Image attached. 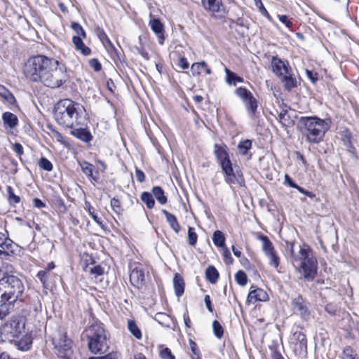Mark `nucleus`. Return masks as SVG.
Wrapping results in <instances>:
<instances>
[{"label":"nucleus","mask_w":359,"mask_h":359,"mask_svg":"<svg viewBox=\"0 0 359 359\" xmlns=\"http://www.w3.org/2000/svg\"><path fill=\"white\" fill-rule=\"evenodd\" d=\"M136 179L140 182H143L145 180L144 173L140 169L136 168L135 170Z\"/></svg>","instance_id":"nucleus-64"},{"label":"nucleus","mask_w":359,"mask_h":359,"mask_svg":"<svg viewBox=\"0 0 359 359\" xmlns=\"http://www.w3.org/2000/svg\"><path fill=\"white\" fill-rule=\"evenodd\" d=\"M83 39H81L79 37H72V42L77 51H79L83 55H89L91 50L84 44L83 41Z\"/></svg>","instance_id":"nucleus-24"},{"label":"nucleus","mask_w":359,"mask_h":359,"mask_svg":"<svg viewBox=\"0 0 359 359\" xmlns=\"http://www.w3.org/2000/svg\"><path fill=\"white\" fill-rule=\"evenodd\" d=\"M7 248L8 249H6V247L3 245H0V257H1L2 255L7 256L10 253L14 252V243H11V245H9Z\"/></svg>","instance_id":"nucleus-50"},{"label":"nucleus","mask_w":359,"mask_h":359,"mask_svg":"<svg viewBox=\"0 0 359 359\" xmlns=\"http://www.w3.org/2000/svg\"><path fill=\"white\" fill-rule=\"evenodd\" d=\"M86 332L89 350L94 354L105 353L109 344L104 329L99 324H94Z\"/></svg>","instance_id":"nucleus-6"},{"label":"nucleus","mask_w":359,"mask_h":359,"mask_svg":"<svg viewBox=\"0 0 359 359\" xmlns=\"http://www.w3.org/2000/svg\"><path fill=\"white\" fill-rule=\"evenodd\" d=\"M173 287L175 295L180 297L184 292L185 283L182 276L179 273H176L173 278Z\"/></svg>","instance_id":"nucleus-18"},{"label":"nucleus","mask_w":359,"mask_h":359,"mask_svg":"<svg viewBox=\"0 0 359 359\" xmlns=\"http://www.w3.org/2000/svg\"><path fill=\"white\" fill-rule=\"evenodd\" d=\"M154 320L165 327H170L172 323V318L165 313H157L154 316Z\"/></svg>","instance_id":"nucleus-27"},{"label":"nucleus","mask_w":359,"mask_h":359,"mask_svg":"<svg viewBox=\"0 0 359 359\" xmlns=\"http://www.w3.org/2000/svg\"><path fill=\"white\" fill-rule=\"evenodd\" d=\"M152 193L160 204L163 205L167 203V197L165 196L164 191L161 187H154L152 189Z\"/></svg>","instance_id":"nucleus-32"},{"label":"nucleus","mask_w":359,"mask_h":359,"mask_svg":"<svg viewBox=\"0 0 359 359\" xmlns=\"http://www.w3.org/2000/svg\"><path fill=\"white\" fill-rule=\"evenodd\" d=\"M90 273L92 274H95L97 276H101L104 273V270L102 266L100 265L95 266L90 269Z\"/></svg>","instance_id":"nucleus-63"},{"label":"nucleus","mask_w":359,"mask_h":359,"mask_svg":"<svg viewBox=\"0 0 359 359\" xmlns=\"http://www.w3.org/2000/svg\"><path fill=\"white\" fill-rule=\"evenodd\" d=\"M235 280L236 283L241 285L244 286L247 284L248 278L245 273L243 271H238L235 275Z\"/></svg>","instance_id":"nucleus-46"},{"label":"nucleus","mask_w":359,"mask_h":359,"mask_svg":"<svg viewBox=\"0 0 359 359\" xmlns=\"http://www.w3.org/2000/svg\"><path fill=\"white\" fill-rule=\"evenodd\" d=\"M278 20L288 28H291L293 26V23L288 20V18L285 15H278Z\"/></svg>","instance_id":"nucleus-58"},{"label":"nucleus","mask_w":359,"mask_h":359,"mask_svg":"<svg viewBox=\"0 0 359 359\" xmlns=\"http://www.w3.org/2000/svg\"><path fill=\"white\" fill-rule=\"evenodd\" d=\"M243 103L245 106L246 110L248 111V115L250 117H253L257 109V100L252 95L247 100L243 101Z\"/></svg>","instance_id":"nucleus-25"},{"label":"nucleus","mask_w":359,"mask_h":359,"mask_svg":"<svg viewBox=\"0 0 359 359\" xmlns=\"http://www.w3.org/2000/svg\"><path fill=\"white\" fill-rule=\"evenodd\" d=\"M32 344V339L31 335L25 334L22 336L18 341H15V345L18 349L26 351L31 348Z\"/></svg>","instance_id":"nucleus-20"},{"label":"nucleus","mask_w":359,"mask_h":359,"mask_svg":"<svg viewBox=\"0 0 359 359\" xmlns=\"http://www.w3.org/2000/svg\"><path fill=\"white\" fill-rule=\"evenodd\" d=\"M6 191L8 194V201L10 205H15L20 203V197L14 194L13 189L11 186L6 187Z\"/></svg>","instance_id":"nucleus-35"},{"label":"nucleus","mask_w":359,"mask_h":359,"mask_svg":"<svg viewBox=\"0 0 359 359\" xmlns=\"http://www.w3.org/2000/svg\"><path fill=\"white\" fill-rule=\"evenodd\" d=\"M144 273L142 269L135 267L130 274V281L131 284L137 287H141L144 283Z\"/></svg>","instance_id":"nucleus-13"},{"label":"nucleus","mask_w":359,"mask_h":359,"mask_svg":"<svg viewBox=\"0 0 359 359\" xmlns=\"http://www.w3.org/2000/svg\"><path fill=\"white\" fill-rule=\"evenodd\" d=\"M285 184L290 187L295 188L297 189L299 187V186L294 183L292 178L287 174L285 175Z\"/></svg>","instance_id":"nucleus-60"},{"label":"nucleus","mask_w":359,"mask_h":359,"mask_svg":"<svg viewBox=\"0 0 359 359\" xmlns=\"http://www.w3.org/2000/svg\"><path fill=\"white\" fill-rule=\"evenodd\" d=\"M252 148V141L250 140H243L239 142L238 149L241 154L246 155Z\"/></svg>","instance_id":"nucleus-34"},{"label":"nucleus","mask_w":359,"mask_h":359,"mask_svg":"<svg viewBox=\"0 0 359 359\" xmlns=\"http://www.w3.org/2000/svg\"><path fill=\"white\" fill-rule=\"evenodd\" d=\"M71 134L84 142H90L93 140V135L89 130L84 126L71 127Z\"/></svg>","instance_id":"nucleus-12"},{"label":"nucleus","mask_w":359,"mask_h":359,"mask_svg":"<svg viewBox=\"0 0 359 359\" xmlns=\"http://www.w3.org/2000/svg\"><path fill=\"white\" fill-rule=\"evenodd\" d=\"M82 172L91 180L99 182L100 175L98 171H94V165L87 161L80 163Z\"/></svg>","instance_id":"nucleus-17"},{"label":"nucleus","mask_w":359,"mask_h":359,"mask_svg":"<svg viewBox=\"0 0 359 359\" xmlns=\"http://www.w3.org/2000/svg\"><path fill=\"white\" fill-rule=\"evenodd\" d=\"M111 207L112 210L117 214H120L122 212L121 202L118 198H113L111 200Z\"/></svg>","instance_id":"nucleus-49"},{"label":"nucleus","mask_w":359,"mask_h":359,"mask_svg":"<svg viewBox=\"0 0 359 359\" xmlns=\"http://www.w3.org/2000/svg\"><path fill=\"white\" fill-rule=\"evenodd\" d=\"M236 95L239 97L243 102L247 100L252 96V93L244 87H239L235 90Z\"/></svg>","instance_id":"nucleus-39"},{"label":"nucleus","mask_w":359,"mask_h":359,"mask_svg":"<svg viewBox=\"0 0 359 359\" xmlns=\"http://www.w3.org/2000/svg\"><path fill=\"white\" fill-rule=\"evenodd\" d=\"M72 29L76 32V35L73 37H79L81 39H86V34L82 26L78 22H72L71 25Z\"/></svg>","instance_id":"nucleus-41"},{"label":"nucleus","mask_w":359,"mask_h":359,"mask_svg":"<svg viewBox=\"0 0 359 359\" xmlns=\"http://www.w3.org/2000/svg\"><path fill=\"white\" fill-rule=\"evenodd\" d=\"M128 327L130 333L137 339L142 337V332L134 320H128Z\"/></svg>","instance_id":"nucleus-38"},{"label":"nucleus","mask_w":359,"mask_h":359,"mask_svg":"<svg viewBox=\"0 0 359 359\" xmlns=\"http://www.w3.org/2000/svg\"><path fill=\"white\" fill-rule=\"evenodd\" d=\"M293 337L297 341L295 344V350H299L300 354H306L307 352V339L306 335L302 332H295Z\"/></svg>","instance_id":"nucleus-16"},{"label":"nucleus","mask_w":359,"mask_h":359,"mask_svg":"<svg viewBox=\"0 0 359 359\" xmlns=\"http://www.w3.org/2000/svg\"><path fill=\"white\" fill-rule=\"evenodd\" d=\"M162 212L165 215L166 221L170 224V228L176 233H178L180 231L181 226L177 219V217L166 210H162Z\"/></svg>","instance_id":"nucleus-21"},{"label":"nucleus","mask_w":359,"mask_h":359,"mask_svg":"<svg viewBox=\"0 0 359 359\" xmlns=\"http://www.w3.org/2000/svg\"><path fill=\"white\" fill-rule=\"evenodd\" d=\"M212 242L218 248H224L225 247V237L224 233L219 231L217 230L213 233L212 236Z\"/></svg>","instance_id":"nucleus-30"},{"label":"nucleus","mask_w":359,"mask_h":359,"mask_svg":"<svg viewBox=\"0 0 359 359\" xmlns=\"http://www.w3.org/2000/svg\"><path fill=\"white\" fill-rule=\"evenodd\" d=\"M162 359H175L171 351L168 348H163L160 353Z\"/></svg>","instance_id":"nucleus-57"},{"label":"nucleus","mask_w":359,"mask_h":359,"mask_svg":"<svg viewBox=\"0 0 359 359\" xmlns=\"http://www.w3.org/2000/svg\"><path fill=\"white\" fill-rule=\"evenodd\" d=\"M85 209L88 212L89 215L91 216L94 222L98 225H102V222L100 217L95 212L94 208L90 205V203L88 201L85 202Z\"/></svg>","instance_id":"nucleus-42"},{"label":"nucleus","mask_w":359,"mask_h":359,"mask_svg":"<svg viewBox=\"0 0 359 359\" xmlns=\"http://www.w3.org/2000/svg\"><path fill=\"white\" fill-rule=\"evenodd\" d=\"M294 243H291L289 248L293 266L297 272L303 274L305 280L313 281L318 271L316 257L308 245H299L297 252H294Z\"/></svg>","instance_id":"nucleus-4"},{"label":"nucleus","mask_w":359,"mask_h":359,"mask_svg":"<svg viewBox=\"0 0 359 359\" xmlns=\"http://www.w3.org/2000/svg\"><path fill=\"white\" fill-rule=\"evenodd\" d=\"M198 236L194 227L188 229V243L191 246H195L197 243Z\"/></svg>","instance_id":"nucleus-45"},{"label":"nucleus","mask_w":359,"mask_h":359,"mask_svg":"<svg viewBox=\"0 0 359 359\" xmlns=\"http://www.w3.org/2000/svg\"><path fill=\"white\" fill-rule=\"evenodd\" d=\"M268 299L269 296L263 289L256 288L250 291L247 300L250 303H255L257 302H266Z\"/></svg>","instance_id":"nucleus-15"},{"label":"nucleus","mask_w":359,"mask_h":359,"mask_svg":"<svg viewBox=\"0 0 359 359\" xmlns=\"http://www.w3.org/2000/svg\"><path fill=\"white\" fill-rule=\"evenodd\" d=\"M47 273V270H41L36 274V277L39 279L44 287L46 286L48 281Z\"/></svg>","instance_id":"nucleus-53"},{"label":"nucleus","mask_w":359,"mask_h":359,"mask_svg":"<svg viewBox=\"0 0 359 359\" xmlns=\"http://www.w3.org/2000/svg\"><path fill=\"white\" fill-rule=\"evenodd\" d=\"M265 255L269 260V263L270 266L277 269L280 264V258L277 255L276 252L273 251V252L268 253Z\"/></svg>","instance_id":"nucleus-43"},{"label":"nucleus","mask_w":359,"mask_h":359,"mask_svg":"<svg viewBox=\"0 0 359 359\" xmlns=\"http://www.w3.org/2000/svg\"><path fill=\"white\" fill-rule=\"evenodd\" d=\"M283 83L284 88L286 90L290 91L292 88L297 87V81L296 78L290 72L280 78Z\"/></svg>","instance_id":"nucleus-22"},{"label":"nucleus","mask_w":359,"mask_h":359,"mask_svg":"<svg viewBox=\"0 0 359 359\" xmlns=\"http://www.w3.org/2000/svg\"><path fill=\"white\" fill-rule=\"evenodd\" d=\"M330 119H322L316 116H302L299 125L308 142L319 143L330 128Z\"/></svg>","instance_id":"nucleus-5"},{"label":"nucleus","mask_w":359,"mask_h":359,"mask_svg":"<svg viewBox=\"0 0 359 359\" xmlns=\"http://www.w3.org/2000/svg\"><path fill=\"white\" fill-rule=\"evenodd\" d=\"M254 1H255V4L256 6L259 9V11L262 13V14L263 15L267 17L268 18H269L270 15L269 14L266 9L264 8L262 1L261 0H254Z\"/></svg>","instance_id":"nucleus-54"},{"label":"nucleus","mask_w":359,"mask_h":359,"mask_svg":"<svg viewBox=\"0 0 359 359\" xmlns=\"http://www.w3.org/2000/svg\"><path fill=\"white\" fill-rule=\"evenodd\" d=\"M292 306L295 314L299 316L301 318L307 320L310 316V311L308 309L305 300L301 295H298L292 301Z\"/></svg>","instance_id":"nucleus-9"},{"label":"nucleus","mask_w":359,"mask_h":359,"mask_svg":"<svg viewBox=\"0 0 359 359\" xmlns=\"http://www.w3.org/2000/svg\"><path fill=\"white\" fill-rule=\"evenodd\" d=\"M4 332L10 334L12 337H18L20 333L19 330V323L13 322L9 324H6L4 327Z\"/></svg>","instance_id":"nucleus-28"},{"label":"nucleus","mask_w":359,"mask_h":359,"mask_svg":"<svg viewBox=\"0 0 359 359\" xmlns=\"http://www.w3.org/2000/svg\"><path fill=\"white\" fill-rule=\"evenodd\" d=\"M2 121L6 128H13L18 123V116L9 111L4 112L2 114Z\"/></svg>","instance_id":"nucleus-19"},{"label":"nucleus","mask_w":359,"mask_h":359,"mask_svg":"<svg viewBox=\"0 0 359 359\" xmlns=\"http://www.w3.org/2000/svg\"><path fill=\"white\" fill-rule=\"evenodd\" d=\"M206 279L211 283H215L219 278V273L213 266H209L205 271Z\"/></svg>","instance_id":"nucleus-29"},{"label":"nucleus","mask_w":359,"mask_h":359,"mask_svg":"<svg viewBox=\"0 0 359 359\" xmlns=\"http://www.w3.org/2000/svg\"><path fill=\"white\" fill-rule=\"evenodd\" d=\"M212 329L214 334L216 337L220 339L223 336L224 329L220 323L217 320H214L212 323Z\"/></svg>","instance_id":"nucleus-47"},{"label":"nucleus","mask_w":359,"mask_h":359,"mask_svg":"<svg viewBox=\"0 0 359 359\" xmlns=\"http://www.w3.org/2000/svg\"><path fill=\"white\" fill-rule=\"evenodd\" d=\"M271 68L273 72L279 78L291 72L288 62L281 60L278 56L272 57Z\"/></svg>","instance_id":"nucleus-10"},{"label":"nucleus","mask_w":359,"mask_h":359,"mask_svg":"<svg viewBox=\"0 0 359 359\" xmlns=\"http://www.w3.org/2000/svg\"><path fill=\"white\" fill-rule=\"evenodd\" d=\"M141 200L146 204L149 209L154 208L155 201L153 195L149 192L144 191L142 194Z\"/></svg>","instance_id":"nucleus-36"},{"label":"nucleus","mask_w":359,"mask_h":359,"mask_svg":"<svg viewBox=\"0 0 359 359\" xmlns=\"http://www.w3.org/2000/svg\"><path fill=\"white\" fill-rule=\"evenodd\" d=\"M149 26L151 30L156 34L158 43L163 45L165 41L163 35L164 26L163 23L158 18H151L149 21Z\"/></svg>","instance_id":"nucleus-14"},{"label":"nucleus","mask_w":359,"mask_h":359,"mask_svg":"<svg viewBox=\"0 0 359 359\" xmlns=\"http://www.w3.org/2000/svg\"><path fill=\"white\" fill-rule=\"evenodd\" d=\"M89 359H117V355H116V353L111 352V353H109L104 356L92 357V358H90Z\"/></svg>","instance_id":"nucleus-62"},{"label":"nucleus","mask_w":359,"mask_h":359,"mask_svg":"<svg viewBox=\"0 0 359 359\" xmlns=\"http://www.w3.org/2000/svg\"><path fill=\"white\" fill-rule=\"evenodd\" d=\"M341 359H359L356 352L351 347L346 346L341 355Z\"/></svg>","instance_id":"nucleus-40"},{"label":"nucleus","mask_w":359,"mask_h":359,"mask_svg":"<svg viewBox=\"0 0 359 359\" xmlns=\"http://www.w3.org/2000/svg\"><path fill=\"white\" fill-rule=\"evenodd\" d=\"M25 291L22 280L17 276L3 272L0 278V318L3 319Z\"/></svg>","instance_id":"nucleus-3"},{"label":"nucleus","mask_w":359,"mask_h":359,"mask_svg":"<svg viewBox=\"0 0 359 359\" xmlns=\"http://www.w3.org/2000/svg\"><path fill=\"white\" fill-rule=\"evenodd\" d=\"M222 255L224 257V261L225 262L226 264H232L233 259L231 257L230 251L229 250L226 246L222 248Z\"/></svg>","instance_id":"nucleus-51"},{"label":"nucleus","mask_w":359,"mask_h":359,"mask_svg":"<svg viewBox=\"0 0 359 359\" xmlns=\"http://www.w3.org/2000/svg\"><path fill=\"white\" fill-rule=\"evenodd\" d=\"M13 150L16 153L18 156H21L24 153L23 147L21 144L15 142L13 144Z\"/></svg>","instance_id":"nucleus-59"},{"label":"nucleus","mask_w":359,"mask_h":359,"mask_svg":"<svg viewBox=\"0 0 359 359\" xmlns=\"http://www.w3.org/2000/svg\"><path fill=\"white\" fill-rule=\"evenodd\" d=\"M52 344L54 346L55 353L62 359H71L72 351V341L65 332L56 331L52 337Z\"/></svg>","instance_id":"nucleus-7"},{"label":"nucleus","mask_w":359,"mask_h":359,"mask_svg":"<svg viewBox=\"0 0 359 359\" xmlns=\"http://www.w3.org/2000/svg\"><path fill=\"white\" fill-rule=\"evenodd\" d=\"M201 65H205V62H195L191 67V71L194 76L199 75L201 71Z\"/></svg>","instance_id":"nucleus-52"},{"label":"nucleus","mask_w":359,"mask_h":359,"mask_svg":"<svg viewBox=\"0 0 359 359\" xmlns=\"http://www.w3.org/2000/svg\"><path fill=\"white\" fill-rule=\"evenodd\" d=\"M203 6L206 10L212 13H217L222 6L221 0H203Z\"/></svg>","instance_id":"nucleus-26"},{"label":"nucleus","mask_w":359,"mask_h":359,"mask_svg":"<svg viewBox=\"0 0 359 359\" xmlns=\"http://www.w3.org/2000/svg\"><path fill=\"white\" fill-rule=\"evenodd\" d=\"M89 65L95 72H99L102 69L101 63L96 58L90 59V61H89Z\"/></svg>","instance_id":"nucleus-56"},{"label":"nucleus","mask_w":359,"mask_h":359,"mask_svg":"<svg viewBox=\"0 0 359 359\" xmlns=\"http://www.w3.org/2000/svg\"><path fill=\"white\" fill-rule=\"evenodd\" d=\"M214 154L222 168H224L226 165L227 166L231 164L227 152L226 145L215 144L214 146Z\"/></svg>","instance_id":"nucleus-11"},{"label":"nucleus","mask_w":359,"mask_h":359,"mask_svg":"<svg viewBox=\"0 0 359 359\" xmlns=\"http://www.w3.org/2000/svg\"><path fill=\"white\" fill-rule=\"evenodd\" d=\"M259 238L262 242V250L265 255L275 251L273 243L270 241L267 236L260 235Z\"/></svg>","instance_id":"nucleus-31"},{"label":"nucleus","mask_w":359,"mask_h":359,"mask_svg":"<svg viewBox=\"0 0 359 359\" xmlns=\"http://www.w3.org/2000/svg\"><path fill=\"white\" fill-rule=\"evenodd\" d=\"M341 141L343 142V144L346 147L347 150L353 154L355 151V147H353L351 142V134L348 131H345L341 137Z\"/></svg>","instance_id":"nucleus-33"},{"label":"nucleus","mask_w":359,"mask_h":359,"mask_svg":"<svg viewBox=\"0 0 359 359\" xmlns=\"http://www.w3.org/2000/svg\"><path fill=\"white\" fill-rule=\"evenodd\" d=\"M0 96L10 104L13 103L15 101L13 94L2 85H0Z\"/></svg>","instance_id":"nucleus-37"},{"label":"nucleus","mask_w":359,"mask_h":359,"mask_svg":"<svg viewBox=\"0 0 359 359\" xmlns=\"http://www.w3.org/2000/svg\"><path fill=\"white\" fill-rule=\"evenodd\" d=\"M225 173V182L229 185L238 184L241 187L244 185V180L243 175L240 170L233 171L232 168V163L225 165L224 168H222Z\"/></svg>","instance_id":"nucleus-8"},{"label":"nucleus","mask_w":359,"mask_h":359,"mask_svg":"<svg viewBox=\"0 0 359 359\" xmlns=\"http://www.w3.org/2000/svg\"><path fill=\"white\" fill-rule=\"evenodd\" d=\"M39 165L41 168L46 171H51L53 170V164L45 157H41L39 159Z\"/></svg>","instance_id":"nucleus-48"},{"label":"nucleus","mask_w":359,"mask_h":359,"mask_svg":"<svg viewBox=\"0 0 359 359\" xmlns=\"http://www.w3.org/2000/svg\"><path fill=\"white\" fill-rule=\"evenodd\" d=\"M56 122L64 127L86 126L88 114L84 107L69 99L60 100L55 106Z\"/></svg>","instance_id":"nucleus-2"},{"label":"nucleus","mask_w":359,"mask_h":359,"mask_svg":"<svg viewBox=\"0 0 359 359\" xmlns=\"http://www.w3.org/2000/svg\"><path fill=\"white\" fill-rule=\"evenodd\" d=\"M13 243L11 239L6 237L4 233L0 232V245H3L8 249L7 247Z\"/></svg>","instance_id":"nucleus-55"},{"label":"nucleus","mask_w":359,"mask_h":359,"mask_svg":"<svg viewBox=\"0 0 359 359\" xmlns=\"http://www.w3.org/2000/svg\"><path fill=\"white\" fill-rule=\"evenodd\" d=\"M189 345L190 349L191 351V358L192 359H202L201 357L200 351L198 348L196 343L192 339H189Z\"/></svg>","instance_id":"nucleus-44"},{"label":"nucleus","mask_w":359,"mask_h":359,"mask_svg":"<svg viewBox=\"0 0 359 359\" xmlns=\"http://www.w3.org/2000/svg\"><path fill=\"white\" fill-rule=\"evenodd\" d=\"M23 72L29 81L51 88L60 87L68 77L63 65L43 55L30 57L25 64Z\"/></svg>","instance_id":"nucleus-1"},{"label":"nucleus","mask_w":359,"mask_h":359,"mask_svg":"<svg viewBox=\"0 0 359 359\" xmlns=\"http://www.w3.org/2000/svg\"><path fill=\"white\" fill-rule=\"evenodd\" d=\"M224 72L226 74L225 81L229 86H236L237 83H243L244 81L242 77L238 76L226 67L224 68Z\"/></svg>","instance_id":"nucleus-23"},{"label":"nucleus","mask_w":359,"mask_h":359,"mask_svg":"<svg viewBox=\"0 0 359 359\" xmlns=\"http://www.w3.org/2000/svg\"><path fill=\"white\" fill-rule=\"evenodd\" d=\"M177 65L182 69H187L189 68V64L186 57H182L180 58Z\"/></svg>","instance_id":"nucleus-61"}]
</instances>
